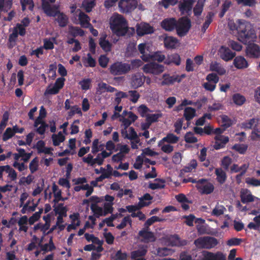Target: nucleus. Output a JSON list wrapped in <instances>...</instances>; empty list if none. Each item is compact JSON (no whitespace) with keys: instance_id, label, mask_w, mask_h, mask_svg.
<instances>
[{"instance_id":"f257e3e1","label":"nucleus","mask_w":260,"mask_h":260,"mask_svg":"<svg viewBox=\"0 0 260 260\" xmlns=\"http://www.w3.org/2000/svg\"><path fill=\"white\" fill-rule=\"evenodd\" d=\"M237 37L238 40L244 44L255 41L256 36L252 25L245 20L239 19Z\"/></svg>"},{"instance_id":"f03ea898","label":"nucleus","mask_w":260,"mask_h":260,"mask_svg":"<svg viewBox=\"0 0 260 260\" xmlns=\"http://www.w3.org/2000/svg\"><path fill=\"white\" fill-rule=\"evenodd\" d=\"M42 9L45 14L49 17L57 16L56 21L58 22V25L61 27L66 26L68 23V17L62 12H60L58 10V6L56 5L51 6L49 3L45 0H41Z\"/></svg>"},{"instance_id":"7ed1b4c3","label":"nucleus","mask_w":260,"mask_h":260,"mask_svg":"<svg viewBox=\"0 0 260 260\" xmlns=\"http://www.w3.org/2000/svg\"><path fill=\"white\" fill-rule=\"evenodd\" d=\"M110 28L112 32L118 37L124 36L128 30L127 23L121 15L114 14L110 20Z\"/></svg>"},{"instance_id":"20e7f679","label":"nucleus","mask_w":260,"mask_h":260,"mask_svg":"<svg viewBox=\"0 0 260 260\" xmlns=\"http://www.w3.org/2000/svg\"><path fill=\"white\" fill-rule=\"evenodd\" d=\"M218 244L217 239L210 236L199 237L194 241V244L198 248L210 249Z\"/></svg>"},{"instance_id":"39448f33","label":"nucleus","mask_w":260,"mask_h":260,"mask_svg":"<svg viewBox=\"0 0 260 260\" xmlns=\"http://www.w3.org/2000/svg\"><path fill=\"white\" fill-rule=\"evenodd\" d=\"M191 26V21L187 16L180 18L177 21L176 31L177 35L182 37L187 35Z\"/></svg>"},{"instance_id":"423d86ee","label":"nucleus","mask_w":260,"mask_h":260,"mask_svg":"<svg viewBox=\"0 0 260 260\" xmlns=\"http://www.w3.org/2000/svg\"><path fill=\"white\" fill-rule=\"evenodd\" d=\"M152 199V197L149 193H146L139 198V202L137 205H128L125 208L129 213L136 212L144 207L149 205L151 203L150 201Z\"/></svg>"},{"instance_id":"0eeeda50","label":"nucleus","mask_w":260,"mask_h":260,"mask_svg":"<svg viewBox=\"0 0 260 260\" xmlns=\"http://www.w3.org/2000/svg\"><path fill=\"white\" fill-rule=\"evenodd\" d=\"M131 69L129 64L119 61L113 63L109 69L111 74L114 76L126 74Z\"/></svg>"},{"instance_id":"6e6552de","label":"nucleus","mask_w":260,"mask_h":260,"mask_svg":"<svg viewBox=\"0 0 260 260\" xmlns=\"http://www.w3.org/2000/svg\"><path fill=\"white\" fill-rule=\"evenodd\" d=\"M196 187L201 194H205L212 193L214 189L213 184L208 182V180L204 178L198 180V185H196Z\"/></svg>"},{"instance_id":"1a4fd4ad","label":"nucleus","mask_w":260,"mask_h":260,"mask_svg":"<svg viewBox=\"0 0 260 260\" xmlns=\"http://www.w3.org/2000/svg\"><path fill=\"white\" fill-rule=\"evenodd\" d=\"M143 70L145 73L158 75L164 72V66L156 62H150L145 64Z\"/></svg>"},{"instance_id":"9d476101","label":"nucleus","mask_w":260,"mask_h":260,"mask_svg":"<svg viewBox=\"0 0 260 260\" xmlns=\"http://www.w3.org/2000/svg\"><path fill=\"white\" fill-rule=\"evenodd\" d=\"M185 77L186 75L184 74L181 75H173L172 76H170L168 74H164L162 76L163 81L161 84L162 85H170L175 82L180 83Z\"/></svg>"},{"instance_id":"9b49d317","label":"nucleus","mask_w":260,"mask_h":260,"mask_svg":"<svg viewBox=\"0 0 260 260\" xmlns=\"http://www.w3.org/2000/svg\"><path fill=\"white\" fill-rule=\"evenodd\" d=\"M146 77L142 74L137 73L133 75L131 78V84L134 89L141 87L144 83Z\"/></svg>"},{"instance_id":"f8f14e48","label":"nucleus","mask_w":260,"mask_h":260,"mask_svg":"<svg viewBox=\"0 0 260 260\" xmlns=\"http://www.w3.org/2000/svg\"><path fill=\"white\" fill-rule=\"evenodd\" d=\"M218 54L220 57L225 61L232 59L236 55L235 52H233L228 47L222 46L218 50Z\"/></svg>"},{"instance_id":"ddd939ff","label":"nucleus","mask_w":260,"mask_h":260,"mask_svg":"<svg viewBox=\"0 0 260 260\" xmlns=\"http://www.w3.org/2000/svg\"><path fill=\"white\" fill-rule=\"evenodd\" d=\"M246 47V53L248 56L252 58H258L260 56V48L254 44L250 42Z\"/></svg>"},{"instance_id":"4468645a","label":"nucleus","mask_w":260,"mask_h":260,"mask_svg":"<svg viewBox=\"0 0 260 260\" xmlns=\"http://www.w3.org/2000/svg\"><path fill=\"white\" fill-rule=\"evenodd\" d=\"M177 20L174 18H167L164 19L160 23L161 27L166 31H172L176 29Z\"/></svg>"},{"instance_id":"2eb2a0df","label":"nucleus","mask_w":260,"mask_h":260,"mask_svg":"<svg viewBox=\"0 0 260 260\" xmlns=\"http://www.w3.org/2000/svg\"><path fill=\"white\" fill-rule=\"evenodd\" d=\"M154 32L153 27L148 23L141 24L137 27V34L139 36L150 34Z\"/></svg>"},{"instance_id":"dca6fc26","label":"nucleus","mask_w":260,"mask_h":260,"mask_svg":"<svg viewBox=\"0 0 260 260\" xmlns=\"http://www.w3.org/2000/svg\"><path fill=\"white\" fill-rule=\"evenodd\" d=\"M143 60L145 61H147L149 60L154 61H157L159 62H161L163 61H165L166 57L164 54L160 51H157L152 53H148L147 57L143 56Z\"/></svg>"},{"instance_id":"f3484780","label":"nucleus","mask_w":260,"mask_h":260,"mask_svg":"<svg viewBox=\"0 0 260 260\" xmlns=\"http://www.w3.org/2000/svg\"><path fill=\"white\" fill-rule=\"evenodd\" d=\"M107 35L102 34L99 39V45L103 50L106 52L110 51L112 48V44L106 39Z\"/></svg>"},{"instance_id":"a211bd4d","label":"nucleus","mask_w":260,"mask_h":260,"mask_svg":"<svg viewBox=\"0 0 260 260\" xmlns=\"http://www.w3.org/2000/svg\"><path fill=\"white\" fill-rule=\"evenodd\" d=\"M127 0H120L118 3V7L123 13H129L132 12L136 7H134Z\"/></svg>"},{"instance_id":"6ab92c4d","label":"nucleus","mask_w":260,"mask_h":260,"mask_svg":"<svg viewBox=\"0 0 260 260\" xmlns=\"http://www.w3.org/2000/svg\"><path fill=\"white\" fill-rule=\"evenodd\" d=\"M164 63L167 65L174 64L176 66H179L181 63L180 55L177 53L168 55L167 58H166Z\"/></svg>"},{"instance_id":"aec40b11","label":"nucleus","mask_w":260,"mask_h":260,"mask_svg":"<svg viewBox=\"0 0 260 260\" xmlns=\"http://www.w3.org/2000/svg\"><path fill=\"white\" fill-rule=\"evenodd\" d=\"M204 260H226L225 257L220 252L213 253L206 251L204 253Z\"/></svg>"},{"instance_id":"412c9836","label":"nucleus","mask_w":260,"mask_h":260,"mask_svg":"<svg viewBox=\"0 0 260 260\" xmlns=\"http://www.w3.org/2000/svg\"><path fill=\"white\" fill-rule=\"evenodd\" d=\"M233 64L238 69L246 68L248 66L247 61L242 56L236 57L234 60Z\"/></svg>"},{"instance_id":"4be33fe9","label":"nucleus","mask_w":260,"mask_h":260,"mask_svg":"<svg viewBox=\"0 0 260 260\" xmlns=\"http://www.w3.org/2000/svg\"><path fill=\"white\" fill-rule=\"evenodd\" d=\"M192 4L190 0H186L179 5V9L182 14H188L191 12Z\"/></svg>"},{"instance_id":"5701e85b","label":"nucleus","mask_w":260,"mask_h":260,"mask_svg":"<svg viewBox=\"0 0 260 260\" xmlns=\"http://www.w3.org/2000/svg\"><path fill=\"white\" fill-rule=\"evenodd\" d=\"M179 137L175 136L174 134L169 133L167 136L162 138L158 143V146H161L164 142H167L171 144H175L179 141Z\"/></svg>"},{"instance_id":"b1692460","label":"nucleus","mask_w":260,"mask_h":260,"mask_svg":"<svg viewBox=\"0 0 260 260\" xmlns=\"http://www.w3.org/2000/svg\"><path fill=\"white\" fill-rule=\"evenodd\" d=\"M78 11L80 12L79 14V20L81 25L83 27H88L89 25H91L89 22L90 18L89 16L80 10L78 9L77 11Z\"/></svg>"},{"instance_id":"393cba45","label":"nucleus","mask_w":260,"mask_h":260,"mask_svg":"<svg viewBox=\"0 0 260 260\" xmlns=\"http://www.w3.org/2000/svg\"><path fill=\"white\" fill-rule=\"evenodd\" d=\"M215 174L216 176L217 181L220 184H223L227 178V175L225 171L222 168H216L215 170Z\"/></svg>"},{"instance_id":"a878e982","label":"nucleus","mask_w":260,"mask_h":260,"mask_svg":"<svg viewBox=\"0 0 260 260\" xmlns=\"http://www.w3.org/2000/svg\"><path fill=\"white\" fill-rule=\"evenodd\" d=\"M155 181H158L157 183H150L149 188L155 190L156 189H162L165 187V180L162 179L156 178Z\"/></svg>"},{"instance_id":"bb28decb","label":"nucleus","mask_w":260,"mask_h":260,"mask_svg":"<svg viewBox=\"0 0 260 260\" xmlns=\"http://www.w3.org/2000/svg\"><path fill=\"white\" fill-rule=\"evenodd\" d=\"M196 112L194 108L188 107L184 109L183 116L185 119L189 122L195 116Z\"/></svg>"},{"instance_id":"cd10ccee","label":"nucleus","mask_w":260,"mask_h":260,"mask_svg":"<svg viewBox=\"0 0 260 260\" xmlns=\"http://www.w3.org/2000/svg\"><path fill=\"white\" fill-rule=\"evenodd\" d=\"M95 6V0H84L82 2V7L86 12L89 13Z\"/></svg>"},{"instance_id":"c85d7f7f","label":"nucleus","mask_w":260,"mask_h":260,"mask_svg":"<svg viewBox=\"0 0 260 260\" xmlns=\"http://www.w3.org/2000/svg\"><path fill=\"white\" fill-rule=\"evenodd\" d=\"M52 139L53 145L57 146L64 141L65 137L62 134L61 132H59L57 135L53 134L52 135Z\"/></svg>"},{"instance_id":"c756f323","label":"nucleus","mask_w":260,"mask_h":260,"mask_svg":"<svg viewBox=\"0 0 260 260\" xmlns=\"http://www.w3.org/2000/svg\"><path fill=\"white\" fill-rule=\"evenodd\" d=\"M18 33L17 28L15 27L12 33L9 36V43L10 44L8 47L9 48H13L15 45V42L18 38Z\"/></svg>"},{"instance_id":"7c9ffc66","label":"nucleus","mask_w":260,"mask_h":260,"mask_svg":"<svg viewBox=\"0 0 260 260\" xmlns=\"http://www.w3.org/2000/svg\"><path fill=\"white\" fill-rule=\"evenodd\" d=\"M69 33L74 37L77 36L82 37L84 35V31L79 27L71 26L69 27Z\"/></svg>"},{"instance_id":"2f4dec72","label":"nucleus","mask_w":260,"mask_h":260,"mask_svg":"<svg viewBox=\"0 0 260 260\" xmlns=\"http://www.w3.org/2000/svg\"><path fill=\"white\" fill-rule=\"evenodd\" d=\"M258 124V119L251 118L242 123V127L246 129H251L253 127H256Z\"/></svg>"},{"instance_id":"473e14b6","label":"nucleus","mask_w":260,"mask_h":260,"mask_svg":"<svg viewBox=\"0 0 260 260\" xmlns=\"http://www.w3.org/2000/svg\"><path fill=\"white\" fill-rule=\"evenodd\" d=\"M226 208L223 205L217 204L212 210L211 214L212 215L218 217L223 214Z\"/></svg>"},{"instance_id":"72a5a7b5","label":"nucleus","mask_w":260,"mask_h":260,"mask_svg":"<svg viewBox=\"0 0 260 260\" xmlns=\"http://www.w3.org/2000/svg\"><path fill=\"white\" fill-rule=\"evenodd\" d=\"M90 209L94 213L95 217L99 218L100 216H104L102 208L99 207L97 204H91Z\"/></svg>"},{"instance_id":"f704fd0d","label":"nucleus","mask_w":260,"mask_h":260,"mask_svg":"<svg viewBox=\"0 0 260 260\" xmlns=\"http://www.w3.org/2000/svg\"><path fill=\"white\" fill-rule=\"evenodd\" d=\"M92 80L90 78H84L79 82L83 90H87L91 87Z\"/></svg>"},{"instance_id":"c9c22d12","label":"nucleus","mask_w":260,"mask_h":260,"mask_svg":"<svg viewBox=\"0 0 260 260\" xmlns=\"http://www.w3.org/2000/svg\"><path fill=\"white\" fill-rule=\"evenodd\" d=\"M241 201L243 204H247L254 201V197L251 193L247 194L244 191H241L240 194Z\"/></svg>"},{"instance_id":"e433bc0d","label":"nucleus","mask_w":260,"mask_h":260,"mask_svg":"<svg viewBox=\"0 0 260 260\" xmlns=\"http://www.w3.org/2000/svg\"><path fill=\"white\" fill-rule=\"evenodd\" d=\"M234 103L238 106H242L246 101L244 96L240 93H236L233 95Z\"/></svg>"},{"instance_id":"4c0bfd02","label":"nucleus","mask_w":260,"mask_h":260,"mask_svg":"<svg viewBox=\"0 0 260 260\" xmlns=\"http://www.w3.org/2000/svg\"><path fill=\"white\" fill-rule=\"evenodd\" d=\"M232 148L240 154H244L248 149V145L244 144H236L233 146Z\"/></svg>"},{"instance_id":"58836bf2","label":"nucleus","mask_w":260,"mask_h":260,"mask_svg":"<svg viewBox=\"0 0 260 260\" xmlns=\"http://www.w3.org/2000/svg\"><path fill=\"white\" fill-rule=\"evenodd\" d=\"M138 235L144 240H148L154 238L153 233L148 230H142L139 232Z\"/></svg>"},{"instance_id":"ea45409f","label":"nucleus","mask_w":260,"mask_h":260,"mask_svg":"<svg viewBox=\"0 0 260 260\" xmlns=\"http://www.w3.org/2000/svg\"><path fill=\"white\" fill-rule=\"evenodd\" d=\"M147 252L146 249L142 248L137 250H134L131 252V258L132 259H136L137 257L144 256Z\"/></svg>"},{"instance_id":"a19ab883","label":"nucleus","mask_w":260,"mask_h":260,"mask_svg":"<svg viewBox=\"0 0 260 260\" xmlns=\"http://www.w3.org/2000/svg\"><path fill=\"white\" fill-rule=\"evenodd\" d=\"M176 43L177 40L172 37L166 38L164 40L165 46L167 48H175Z\"/></svg>"},{"instance_id":"79ce46f5","label":"nucleus","mask_w":260,"mask_h":260,"mask_svg":"<svg viewBox=\"0 0 260 260\" xmlns=\"http://www.w3.org/2000/svg\"><path fill=\"white\" fill-rule=\"evenodd\" d=\"M232 163V159L230 156H224L221 161V166L225 171H228L230 166Z\"/></svg>"},{"instance_id":"37998d69","label":"nucleus","mask_w":260,"mask_h":260,"mask_svg":"<svg viewBox=\"0 0 260 260\" xmlns=\"http://www.w3.org/2000/svg\"><path fill=\"white\" fill-rule=\"evenodd\" d=\"M39 158L38 157H35L29 165V169L31 173L33 174L38 170Z\"/></svg>"},{"instance_id":"c03bdc74","label":"nucleus","mask_w":260,"mask_h":260,"mask_svg":"<svg viewBox=\"0 0 260 260\" xmlns=\"http://www.w3.org/2000/svg\"><path fill=\"white\" fill-rule=\"evenodd\" d=\"M184 140L187 143H195L198 141L192 132H187L184 136Z\"/></svg>"},{"instance_id":"a18cd8bd","label":"nucleus","mask_w":260,"mask_h":260,"mask_svg":"<svg viewBox=\"0 0 260 260\" xmlns=\"http://www.w3.org/2000/svg\"><path fill=\"white\" fill-rule=\"evenodd\" d=\"M210 69L212 71L217 72L220 75H223L226 73L225 70L223 68L220 67L219 64L216 62L211 65Z\"/></svg>"},{"instance_id":"49530a36","label":"nucleus","mask_w":260,"mask_h":260,"mask_svg":"<svg viewBox=\"0 0 260 260\" xmlns=\"http://www.w3.org/2000/svg\"><path fill=\"white\" fill-rule=\"evenodd\" d=\"M127 223H128L130 225H132V220L130 217V215H127L124 217L122 220L121 223L117 225L116 228L119 230L123 229L126 226Z\"/></svg>"},{"instance_id":"de8ad7c7","label":"nucleus","mask_w":260,"mask_h":260,"mask_svg":"<svg viewBox=\"0 0 260 260\" xmlns=\"http://www.w3.org/2000/svg\"><path fill=\"white\" fill-rule=\"evenodd\" d=\"M162 116L161 113H156L152 114H147L146 116V121L149 122V124L157 121L159 118Z\"/></svg>"},{"instance_id":"09e8293b","label":"nucleus","mask_w":260,"mask_h":260,"mask_svg":"<svg viewBox=\"0 0 260 260\" xmlns=\"http://www.w3.org/2000/svg\"><path fill=\"white\" fill-rule=\"evenodd\" d=\"M129 130V135H128L127 139L130 140H134L136 143H139L140 142V139L139 138L134 128L133 127H130Z\"/></svg>"},{"instance_id":"8fccbe9b","label":"nucleus","mask_w":260,"mask_h":260,"mask_svg":"<svg viewBox=\"0 0 260 260\" xmlns=\"http://www.w3.org/2000/svg\"><path fill=\"white\" fill-rule=\"evenodd\" d=\"M221 126L224 127V129H226L232 125L231 119L225 115L221 116Z\"/></svg>"},{"instance_id":"3c124183","label":"nucleus","mask_w":260,"mask_h":260,"mask_svg":"<svg viewBox=\"0 0 260 260\" xmlns=\"http://www.w3.org/2000/svg\"><path fill=\"white\" fill-rule=\"evenodd\" d=\"M54 211L55 214H58V216H67V210L65 207L63 206L62 204H59L54 209Z\"/></svg>"},{"instance_id":"603ef678","label":"nucleus","mask_w":260,"mask_h":260,"mask_svg":"<svg viewBox=\"0 0 260 260\" xmlns=\"http://www.w3.org/2000/svg\"><path fill=\"white\" fill-rule=\"evenodd\" d=\"M14 135L13 128L8 127L3 135V140L6 141L11 138Z\"/></svg>"},{"instance_id":"864d4df0","label":"nucleus","mask_w":260,"mask_h":260,"mask_svg":"<svg viewBox=\"0 0 260 260\" xmlns=\"http://www.w3.org/2000/svg\"><path fill=\"white\" fill-rule=\"evenodd\" d=\"M197 166V162L196 159H192L190 163L188 164L187 166L184 167L183 168V171L185 172H190L192 171V170L196 168Z\"/></svg>"},{"instance_id":"5fc2aeb1","label":"nucleus","mask_w":260,"mask_h":260,"mask_svg":"<svg viewBox=\"0 0 260 260\" xmlns=\"http://www.w3.org/2000/svg\"><path fill=\"white\" fill-rule=\"evenodd\" d=\"M128 94L131 96L129 100L133 103H137L140 96V94L136 90H129Z\"/></svg>"},{"instance_id":"6e6d98bb","label":"nucleus","mask_w":260,"mask_h":260,"mask_svg":"<svg viewBox=\"0 0 260 260\" xmlns=\"http://www.w3.org/2000/svg\"><path fill=\"white\" fill-rule=\"evenodd\" d=\"M171 250L167 247L158 248L157 250V255L159 256H165L171 253Z\"/></svg>"},{"instance_id":"4d7b16f0","label":"nucleus","mask_w":260,"mask_h":260,"mask_svg":"<svg viewBox=\"0 0 260 260\" xmlns=\"http://www.w3.org/2000/svg\"><path fill=\"white\" fill-rule=\"evenodd\" d=\"M86 60V63L87 64H84V66L86 67H90L91 68L95 67L96 66V61L95 59H94L90 53H88L87 54V58Z\"/></svg>"},{"instance_id":"13d9d810","label":"nucleus","mask_w":260,"mask_h":260,"mask_svg":"<svg viewBox=\"0 0 260 260\" xmlns=\"http://www.w3.org/2000/svg\"><path fill=\"white\" fill-rule=\"evenodd\" d=\"M115 95V102L117 105L120 104L121 102V99L126 98L128 96L127 93L123 91L117 92Z\"/></svg>"},{"instance_id":"bf43d9fd","label":"nucleus","mask_w":260,"mask_h":260,"mask_svg":"<svg viewBox=\"0 0 260 260\" xmlns=\"http://www.w3.org/2000/svg\"><path fill=\"white\" fill-rule=\"evenodd\" d=\"M242 241V239L238 238H233L228 240L226 244L229 246L239 245Z\"/></svg>"},{"instance_id":"052dcab7","label":"nucleus","mask_w":260,"mask_h":260,"mask_svg":"<svg viewBox=\"0 0 260 260\" xmlns=\"http://www.w3.org/2000/svg\"><path fill=\"white\" fill-rule=\"evenodd\" d=\"M113 203H104L103 210V214L104 216L109 213H112L113 212Z\"/></svg>"},{"instance_id":"680f3d73","label":"nucleus","mask_w":260,"mask_h":260,"mask_svg":"<svg viewBox=\"0 0 260 260\" xmlns=\"http://www.w3.org/2000/svg\"><path fill=\"white\" fill-rule=\"evenodd\" d=\"M224 139L223 142H219L217 141H215L213 146L214 148L216 150H219L225 147V145L229 141V138H225Z\"/></svg>"},{"instance_id":"e2e57ef3","label":"nucleus","mask_w":260,"mask_h":260,"mask_svg":"<svg viewBox=\"0 0 260 260\" xmlns=\"http://www.w3.org/2000/svg\"><path fill=\"white\" fill-rule=\"evenodd\" d=\"M107 84L104 82H101L98 84V87L96 89V94H101L106 91Z\"/></svg>"},{"instance_id":"0e129e2a","label":"nucleus","mask_w":260,"mask_h":260,"mask_svg":"<svg viewBox=\"0 0 260 260\" xmlns=\"http://www.w3.org/2000/svg\"><path fill=\"white\" fill-rule=\"evenodd\" d=\"M206 80L209 82H213L216 84L219 81V77L215 73H210L207 76Z\"/></svg>"},{"instance_id":"69168bd1","label":"nucleus","mask_w":260,"mask_h":260,"mask_svg":"<svg viewBox=\"0 0 260 260\" xmlns=\"http://www.w3.org/2000/svg\"><path fill=\"white\" fill-rule=\"evenodd\" d=\"M183 120L182 118L178 119L174 123L175 132L177 134L180 133L182 127Z\"/></svg>"},{"instance_id":"338daca9","label":"nucleus","mask_w":260,"mask_h":260,"mask_svg":"<svg viewBox=\"0 0 260 260\" xmlns=\"http://www.w3.org/2000/svg\"><path fill=\"white\" fill-rule=\"evenodd\" d=\"M109 62L108 58L105 55H102L99 58V63L100 66L102 68H106Z\"/></svg>"},{"instance_id":"774afa93","label":"nucleus","mask_w":260,"mask_h":260,"mask_svg":"<svg viewBox=\"0 0 260 260\" xmlns=\"http://www.w3.org/2000/svg\"><path fill=\"white\" fill-rule=\"evenodd\" d=\"M127 257L126 253H122L121 250H118L115 254L114 260H126Z\"/></svg>"}]
</instances>
